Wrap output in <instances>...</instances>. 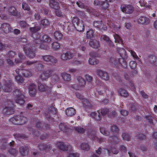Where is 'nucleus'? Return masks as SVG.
<instances>
[{
	"mask_svg": "<svg viewBox=\"0 0 157 157\" xmlns=\"http://www.w3.org/2000/svg\"><path fill=\"white\" fill-rule=\"evenodd\" d=\"M33 44H28L23 45V49L27 56L30 58H34L36 55V47L33 46Z\"/></svg>",
	"mask_w": 157,
	"mask_h": 157,
	"instance_id": "obj_1",
	"label": "nucleus"
},
{
	"mask_svg": "<svg viewBox=\"0 0 157 157\" xmlns=\"http://www.w3.org/2000/svg\"><path fill=\"white\" fill-rule=\"evenodd\" d=\"M14 105L13 102L8 100L4 102V106L3 107V113L5 116H8L13 114L14 111L13 107Z\"/></svg>",
	"mask_w": 157,
	"mask_h": 157,
	"instance_id": "obj_2",
	"label": "nucleus"
},
{
	"mask_svg": "<svg viewBox=\"0 0 157 157\" xmlns=\"http://www.w3.org/2000/svg\"><path fill=\"white\" fill-rule=\"evenodd\" d=\"M10 121L16 125H21L27 122V118L21 115L14 116L10 119Z\"/></svg>",
	"mask_w": 157,
	"mask_h": 157,
	"instance_id": "obj_3",
	"label": "nucleus"
},
{
	"mask_svg": "<svg viewBox=\"0 0 157 157\" xmlns=\"http://www.w3.org/2000/svg\"><path fill=\"white\" fill-rule=\"evenodd\" d=\"M57 109L53 106H50L44 113L45 116L48 119H53L56 114Z\"/></svg>",
	"mask_w": 157,
	"mask_h": 157,
	"instance_id": "obj_4",
	"label": "nucleus"
},
{
	"mask_svg": "<svg viewBox=\"0 0 157 157\" xmlns=\"http://www.w3.org/2000/svg\"><path fill=\"white\" fill-rule=\"evenodd\" d=\"M72 21L77 31L81 32L83 30L84 24L82 21H80L78 17H75L73 18Z\"/></svg>",
	"mask_w": 157,
	"mask_h": 157,
	"instance_id": "obj_5",
	"label": "nucleus"
},
{
	"mask_svg": "<svg viewBox=\"0 0 157 157\" xmlns=\"http://www.w3.org/2000/svg\"><path fill=\"white\" fill-rule=\"evenodd\" d=\"M36 146L39 149V152L42 154H45L51 148V146L49 144H44V143L38 144Z\"/></svg>",
	"mask_w": 157,
	"mask_h": 157,
	"instance_id": "obj_6",
	"label": "nucleus"
},
{
	"mask_svg": "<svg viewBox=\"0 0 157 157\" xmlns=\"http://www.w3.org/2000/svg\"><path fill=\"white\" fill-rule=\"evenodd\" d=\"M121 9L124 13L128 14L132 13L134 10L133 6L130 4L122 5L121 6Z\"/></svg>",
	"mask_w": 157,
	"mask_h": 157,
	"instance_id": "obj_7",
	"label": "nucleus"
},
{
	"mask_svg": "<svg viewBox=\"0 0 157 157\" xmlns=\"http://www.w3.org/2000/svg\"><path fill=\"white\" fill-rule=\"evenodd\" d=\"M58 148L63 151H71L72 150L71 146L68 144H65L63 142H59L57 144Z\"/></svg>",
	"mask_w": 157,
	"mask_h": 157,
	"instance_id": "obj_8",
	"label": "nucleus"
},
{
	"mask_svg": "<svg viewBox=\"0 0 157 157\" xmlns=\"http://www.w3.org/2000/svg\"><path fill=\"white\" fill-rule=\"evenodd\" d=\"M13 83L10 80H7L5 83L3 90L5 92H11L12 90V85Z\"/></svg>",
	"mask_w": 157,
	"mask_h": 157,
	"instance_id": "obj_9",
	"label": "nucleus"
},
{
	"mask_svg": "<svg viewBox=\"0 0 157 157\" xmlns=\"http://www.w3.org/2000/svg\"><path fill=\"white\" fill-rule=\"evenodd\" d=\"M52 71L47 70L44 71L39 76V79L40 80L43 81L46 80L48 78L51 76Z\"/></svg>",
	"mask_w": 157,
	"mask_h": 157,
	"instance_id": "obj_10",
	"label": "nucleus"
},
{
	"mask_svg": "<svg viewBox=\"0 0 157 157\" xmlns=\"http://www.w3.org/2000/svg\"><path fill=\"white\" fill-rule=\"evenodd\" d=\"M42 59L45 62H50L53 64H55L57 62V59L55 57L50 55L43 56Z\"/></svg>",
	"mask_w": 157,
	"mask_h": 157,
	"instance_id": "obj_11",
	"label": "nucleus"
},
{
	"mask_svg": "<svg viewBox=\"0 0 157 157\" xmlns=\"http://www.w3.org/2000/svg\"><path fill=\"white\" fill-rule=\"evenodd\" d=\"M73 55L71 52H68L65 53H63L61 54L60 58L64 61L68 60L73 58Z\"/></svg>",
	"mask_w": 157,
	"mask_h": 157,
	"instance_id": "obj_12",
	"label": "nucleus"
},
{
	"mask_svg": "<svg viewBox=\"0 0 157 157\" xmlns=\"http://www.w3.org/2000/svg\"><path fill=\"white\" fill-rule=\"evenodd\" d=\"M89 45L91 47L98 49L100 47V42L96 39H91L89 42Z\"/></svg>",
	"mask_w": 157,
	"mask_h": 157,
	"instance_id": "obj_13",
	"label": "nucleus"
},
{
	"mask_svg": "<svg viewBox=\"0 0 157 157\" xmlns=\"http://www.w3.org/2000/svg\"><path fill=\"white\" fill-rule=\"evenodd\" d=\"M120 141V139L116 136H110L108 139V142L111 145L117 144Z\"/></svg>",
	"mask_w": 157,
	"mask_h": 157,
	"instance_id": "obj_14",
	"label": "nucleus"
},
{
	"mask_svg": "<svg viewBox=\"0 0 157 157\" xmlns=\"http://www.w3.org/2000/svg\"><path fill=\"white\" fill-rule=\"evenodd\" d=\"M97 72L98 75L102 79L106 80L109 79V75L106 72L98 70H97Z\"/></svg>",
	"mask_w": 157,
	"mask_h": 157,
	"instance_id": "obj_15",
	"label": "nucleus"
},
{
	"mask_svg": "<svg viewBox=\"0 0 157 157\" xmlns=\"http://www.w3.org/2000/svg\"><path fill=\"white\" fill-rule=\"evenodd\" d=\"M39 91L41 92H47L50 93L51 91V88L43 84H39L38 85Z\"/></svg>",
	"mask_w": 157,
	"mask_h": 157,
	"instance_id": "obj_16",
	"label": "nucleus"
},
{
	"mask_svg": "<svg viewBox=\"0 0 157 157\" xmlns=\"http://www.w3.org/2000/svg\"><path fill=\"white\" fill-rule=\"evenodd\" d=\"M29 151V148L26 146H21L19 148V152L21 155L23 156L27 155Z\"/></svg>",
	"mask_w": 157,
	"mask_h": 157,
	"instance_id": "obj_17",
	"label": "nucleus"
},
{
	"mask_svg": "<svg viewBox=\"0 0 157 157\" xmlns=\"http://www.w3.org/2000/svg\"><path fill=\"white\" fill-rule=\"evenodd\" d=\"M28 89L29 94L31 96H34L36 92L35 85L33 83H30Z\"/></svg>",
	"mask_w": 157,
	"mask_h": 157,
	"instance_id": "obj_18",
	"label": "nucleus"
},
{
	"mask_svg": "<svg viewBox=\"0 0 157 157\" xmlns=\"http://www.w3.org/2000/svg\"><path fill=\"white\" fill-rule=\"evenodd\" d=\"M137 22L139 24L147 25L150 23V20L145 17L141 16L138 19Z\"/></svg>",
	"mask_w": 157,
	"mask_h": 157,
	"instance_id": "obj_19",
	"label": "nucleus"
},
{
	"mask_svg": "<svg viewBox=\"0 0 157 157\" xmlns=\"http://www.w3.org/2000/svg\"><path fill=\"white\" fill-rule=\"evenodd\" d=\"M147 62L152 65L157 66V59L154 55L150 56L147 59Z\"/></svg>",
	"mask_w": 157,
	"mask_h": 157,
	"instance_id": "obj_20",
	"label": "nucleus"
},
{
	"mask_svg": "<svg viewBox=\"0 0 157 157\" xmlns=\"http://www.w3.org/2000/svg\"><path fill=\"white\" fill-rule=\"evenodd\" d=\"M1 28L6 33H8L11 30V28L10 25L6 23H3L2 25Z\"/></svg>",
	"mask_w": 157,
	"mask_h": 157,
	"instance_id": "obj_21",
	"label": "nucleus"
},
{
	"mask_svg": "<svg viewBox=\"0 0 157 157\" xmlns=\"http://www.w3.org/2000/svg\"><path fill=\"white\" fill-rule=\"evenodd\" d=\"M90 115L96 121H100L102 118V116L99 111H98L97 112H92L90 113Z\"/></svg>",
	"mask_w": 157,
	"mask_h": 157,
	"instance_id": "obj_22",
	"label": "nucleus"
},
{
	"mask_svg": "<svg viewBox=\"0 0 157 157\" xmlns=\"http://www.w3.org/2000/svg\"><path fill=\"white\" fill-rule=\"evenodd\" d=\"M16 102L21 105L24 103L25 102V97L24 94H21L17 98H15Z\"/></svg>",
	"mask_w": 157,
	"mask_h": 157,
	"instance_id": "obj_23",
	"label": "nucleus"
},
{
	"mask_svg": "<svg viewBox=\"0 0 157 157\" xmlns=\"http://www.w3.org/2000/svg\"><path fill=\"white\" fill-rule=\"evenodd\" d=\"M88 136L92 140H97L98 137L96 136V132L94 131L90 130L88 132Z\"/></svg>",
	"mask_w": 157,
	"mask_h": 157,
	"instance_id": "obj_24",
	"label": "nucleus"
},
{
	"mask_svg": "<svg viewBox=\"0 0 157 157\" xmlns=\"http://www.w3.org/2000/svg\"><path fill=\"white\" fill-rule=\"evenodd\" d=\"M75 113V110L72 107L67 108L66 110V114L68 116H72L74 115Z\"/></svg>",
	"mask_w": 157,
	"mask_h": 157,
	"instance_id": "obj_25",
	"label": "nucleus"
},
{
	"mask_svg": "<svg viewBox=\"0 0 157 157\" xmlns=\"http://www.w3.org/2000/svg\"><path fill=\"white\" fill-rule=\"evenodd\" d=\"M60 25L63 29L66 30V31L70 30L71 27L72 26V25L70 23L66 22L61 23Z\"/></svg>",
	"mask_w": 157,
	"mask_h": 157,
	"instance_id": "obj_26",
	"label": "nucleus"
},
{
	"mask_svg": "<svg viewBox=\"0 0 157 157\" xmlns=\"http://www.w3.org/2000/svg\"><path fill=\"white\" fill-rule=\"evenodd\" d=\"M101 40L105 41L108 44L109 46L113 47V42L110 40L109 37L105 35H102L101 36Z\"/></svg>",
	"mask_w": 157,
	"mask_h": 157,
	"instance_id": "obj_27",
	"label": "nucleus"
},
{
	"mask_svg": "<svg viewBox=\"0 0 157 157\" xmlns=\"http://www.w3.org/2000/svg\"><path fill=\"white\" fill-rule=\"evenodd\" d=\"M118 53L121 58L126 59L127 56L125 50L123 48H118L117 49Z\"/></svg>",
	"mask_w": 157,
	"mask_h": 157,
	"instance_id": "obj_28",
	"label": "nucleus"
},
{
	"mask_svg": "<svg viewBox=\"0 0 157 157\" xmlns=\"http://www.w3.org/2000/svg\"><path fill=\"white\" fill-rule=\"evenodd\" d=\"M77 79L78 81V83L79 86L84 87L86 83V81L84 78L80 76H78Z\"/></svg>",
	"mask_w": 157,
	"mask_h": 157,
	"instance_id": "obj_29",
	"label": "nucleus"
},
{
	"mask_svg": "<svg viewBox=\"0 0 157 157\" xmlns=\"http://www.w3.org/2000/svg\"><path fill=\"white\" fill-rule=\"evenodd\" d=\"M21 94H24V93L18 88L14 89L13 92V95L15 97V98L19 96Z\"/></svg>",
	"mask_w": 157,
	"mask_h": 157,
	"instance_id": "obj_30",
	"label": "nucleus"
},
{
	"mask_svg": "<svg viewBox=\"0 0 157 157\" xmlns=\"http://www.w3.org/2000/svg\"><path fill=\"white\" fill-rule=\"evenodd\" d=\"M19 58L15 59V62L16 63H22L24 60L26 59V57L22 53H18Z\"/></svg>",
	"mask_w": 157,
	"mask_h": 157,
	"instance_id": "obj_31",
	"label": "nucleus"
},
{
	"mask_svg": "<svg viewBox=\"0 0 157 157\" xmlns=\"http://www.w3.org/2000/svg\"><path fill=\"white\" fill-rule=\"evenodd\" d=\"M36 136H39L41 140H44L47 138L48 137V135L45 132H40V134L39 135L40 133L37 131L34 132V133Z\"/></svg>",
	"mask_w": 157,
	"mask_h": 157,
	"instance_id": "obj_32",
	"label": "nucleus"
},
{
	"mask_svg": "<svg viewBox=\"0 0 157 157\" xmlns=\"http://www.w3.org/2000/svg\"><path fill=\"white\" fill-rule=\"evenodd\" d=\"M100 131L101 133L106 136H109L110 132L109 130L105 128L101 127L100 128Z\"/></svg>",
	"mask_w": 157,
	"mask_h": 157,
	"instance_id": "obj_33",
	"label": "nucleus"
},
{
	"mask_svg": "<svg viewBox=\"0 0 157 157\" xmlns=\"http://www.w3.org/2000/svg\"><path fill=\"white\" fill-rule=\"evenodd\" d=\"M118 91V93L120 94L121 96L127 97L128 95V92L125 89L122 88H120Z\"/></svg>",
	"mask_w": 157,
	"mask_h": 157,
	"instance_id": "obj_34",
	"label": "nucleus"
},
{
	"mask_svg": "<svg viewBox=\"0 0 157 157\" xmlns=\"http://www.w3.org/2000/svg\"><path fill=\"white\" fill-rule=\"evenodd\" d=\"M122 137L123 139L124 140L129 141L130 140L131 136L126 131L122 133Z\"/></svg>",
	"mask_w": 157,
	"mask_h": 157,
	"instance_id": "obj_35",
	"label": "nucleus"
},
{
	"mask_svg": "<svg viewBox=\"0 0 157 157\" xmlns=\"http://www.w3.org/2000/svg\"><path fill=\"white\" fill-rule=\"evenodd\" d=\"M10 14L13 16H16L17 14V11L14 7H10L9 9Z\"/></svg>",
	"mask_w": 157,
	"mask_h": 157,
	"instance_id": "obj_36",
	"label": "nucleus"
},
{
	"mask_svg": "<svg viewBox=\"0 0 157 157\" xmlns=\"http://www.w3.org/2000/svg\"><path fill=\"white\" fill-rule=\"evenodd\" d=\"M110 130L111 133L114 134L118 132L119 129L116 125H113L111 126Z\"/></svg>",
	"mask_w": 157,
	"mask_h": 157,
	"instance_id": "obj_37",
	"label": "nucleus"
},
{
	"mask_svg": "<svg viewBox=\"0 0 157 157\" xmlns=\"http://www.w3.org/2000/svg\"><path fill=\"white\" fill-rule=\"evenodd\" d=\"M49 6L51 7L54 9H55L56 8L58 9L59 7L58 3L54 0H50Z\"/></svg>",
	"mask_w": 157,
	"mask_h": 157,
	"instance_id": "obj_38",
	"label": "nucleus"
},
{
	"mask_svg": "<svg viewBox=\"0 0 157 157\" xmlns=\"http://www.w3.org/2000/svg\"><path fill=\"white\" fill-rule=\"evenodd\" d=\"M55 9V13L56 16L58 17H63L64 16V13H62L61 11L58 9L56 8Z\"/></svg>",
	"mask_w": 157,
	"mask_h": 157,
	"instance_id": "obj_39",
	"label": "nucleus"
},
{
	"mask_svg": "<svg viewBox=\"0 0 157 157\" xmlns=\"http://www.w3.org/2000/svg\"><path fill=\"white\" fill-rule=\"evenodd\" d=\"M22 75L26 77H29L32 76L31 72L28 70L23 69L22 71Z\"/></svg>",
	"mask_w": 157,
	"mask_h": 157,
	"instance_id": "obj_40",
	"label": "nucleus"
},
{
	"mask_svg": "<svg viewBox=\"0 0 157 157\" xmlns=\"http://www.w3.org/2000/svg\"><path fill=\"white\" fill-rule=\"evenodd\" d=\"M63 79L65 81H69L71 79V76L70 74L66 73H63L62 75Z\"/></svg>",
	"mask_w": 157,
	"mask_h": 157,
	"instance_id": "obj_41",
	"label": "nucleus"
},
{
	"mask_svg": "<svg viewBox=\"0 0 157 157\" xmlns=\"http://www.w3.org/2000/svg\"><path fill=\"white\" fill-rule=\"evenodd\" d=\"M54 36L56 39L60 40L63 36L62 34L59 31H56L54 33Z\"/></svg>",
	"mask_w": 157,
	"mask_h": 157,
	"instance_id": "obj_42",
	"label": "nucleus"
},
{
	"mask_svg": "<svg viewBox=\"0 0 157 157\" xmlns=\"http://www.w3.org/2000/svg\"><path fill=\"white\" fill-rule=\"evenodd\" d=\"M89 63L92 65H95L99 63L98 60L94 58H90L89 60Z\"/></svg>",
	"mask_w": 157,
	"mask_h": 157,
	"instance_id": "obj_43",
	"label": "nucleus"
},
{
	"mask_svg": "<svg viewBox=\"0 0 157 157\" xmlns=\"http://www.w3.org/2000/svg\"><path fill=\"white\" fill-rule=\"evenodd\" d=\"M117 113L114 110H112V111H110L109 114L108 115V117L111 118L117 117Z\"/></svg>",
	"mask_w": 157,
	"mask_h": 157,
	"instance_id": "obj_44",
	"label": "nucleus"
},
{
	"mask_svg": "<svg viewBox=\"0 0 157 157\" xmlns=\"http://www.w3.org/2000/svg\"><path fill=\"white\" fill-rule=\"evenodd\" d=\"M42 39L43 42L47 43L50 42L52 40L50 36L46 35H44L42 36Z\"/></svg>",
	"mask_w": 157,
	"mask_h": 157,
	"instance_id": "obj_45",
	"label": "nucleus"
},
{
	"mask_svg": "<svg viewBox=\"0 0 157 157\" xmlns=\"http://www.w3.org/2000/svg\"><path fill=\"white\" fill-rule=\"evenodd\" d=\"M108 152V155L110 156L111 155L110 153H112L113 154H117L118 152V151L115 148H111L110 150H107Z\"/></svg>",
	"mask_w": 157,
	"mask_h": 157,
	"instance_id": "obj_46",
	"label": "nucleus"
},
{
	"mask_svg": "<svg viewBox=\"0 0 157 157\" xmlns=\"http://www.w3.org/2000/svg\"><path fill=\"white\" fill-rule=\"evenodd\" d=\"M59 128L61 130L64 132H66L68 129L67 126L64 124L61 123L59 125Z\"/></svg>",
	"mask_w": 157,
	"mask_h": 157,
	"instance_id": "obj_47",
	"label": "nucleus"
},
{
	"mask_svg": "<svg viewBox=\"0 0 157 157\" xmlns=\"http://www.w3.org/2000/svg\"><path fill=\"white\" fill-rule=\"evenodd\" d=\"M109 110L107 108H103L101 109V113L102 116H105L107 115L108 116V115L109 114Z\"/></svg>",
	"mask_w": 157,
	"mask_h": 157,
	"instance_id": "obj_48",
	"label": "nucleus"
},
{
	"mask_svg": "<svg viewBox=\"0 0 157 157\" xmlns=\"http://www.w3.org/2000/svg\"><path fill=\"white\" fill-rule=\"evenodd\" d=\"M81 148L86 151L90 149V147L89 145L87 143H83L81 145Z\"/></svg>",
	"mask_w": 157,
	"mask_h": 157,
	"instance_id": "obj_49",
	"label": "nucleus"
},
{
	"mask_svg": "<svg viewBox=\"0 0 157 157\" xmlns=\"http://www.w3.org/2000/svg\"><path fill=\"white\" fill-rule=\"evenodd\" d=\"M94 36V32L93 30L90 29L86 33V37L87 38H91L93 37Z\"/></svg>",
	"mask_w": 157,
	"mask_h": 157,
	"instance_id": "obj_50",
	"label": "nucleus"
},
{
	"mask_svg": "<svg viewBox=\"0 0 157 157\" xmlns=\"http://www.w3.org/2000/svg\"><path fill=\"white\" fill-rule=\"evenodd\" d=\"M34 124H35V125L37 127L41 128L42 126V124L40 121L38 119L34 118L33 119Z\"/></svg>",
	"mask_w": 157,
	"mask_h": 157,
	"instance_id": "obj_51",
	"label": "nucleus"
},
{
	"mask_svg": "<svg viewBox=\"0 0 157 157\" xmlns=\"http://www.w3.org/2000/svg\"><path fill=\"white\" fill-rule=\"evenodd\" d=\"M100 6L103 9L106 10L107 9L109 5L107 2H100Z\"/></svg>",
	"mask_w": 157,
	"mask_h": 157,
	"instance_id": "obj_52",
	"label": "nucleus"
},
{
	"mask_svg": "<svg viewBox=\"0 0 157 157\" xmlns=\"http://www.w3.org/2000/svg\"><path fill=\"white\" fill-rule=\"evenodd\" d=\"M113 36L115 40V42H118L119 43H122V39H121V38L118 35L116 34L114 35Z\"/></svg>",
	"mask_w": 157,
	"mask_h": 157,
	"instance_id": "obj_53",
	"label": "nucleus"
},
{
	"mask_svg": "<svg viewBox=\"0 0 157 157\" xmlns=\"http://www.w3.org/2000/svg\"><path fill=\"white\" fill-rule=\"evenodd\" d=\"M75 129L76 131L80 133H83L85 132V129L80 127H76Z\"/></svg>",
	"mask_w": 157,
	"mask_h": 157,
	"instance_id": "obj_54",
	"label": "nucleus"
},
{
	"mask_svg": "<svg viewBox=\"0 0 157 157\" xmlns=\"http://www.w3.org/2000/svg\"><path fill=\"white\" fill-rule=\"evenodd\" d=\"M60 44L57 42H54L52 44V48L54 50H56L59 48Z\"/></svg>",
	"mask_w": 157,
	"mask_h": 157,
	"instance_id": "obj_55",
	"label": "nucleus"
},
{
	"mask_svg": "<svg viewBox=\"0 0 157 157\" xmlns=\"http://www.w3.org/2000/svg\"><path fill=\"white\" fill-rule=\"evenodd\" d=\"M9 153L13 155L14 156H16L17 153V151L14 148H11L9 151Z\"/></svg>",
	"mask_w": 157,
	"mask_h": 157,
	"instance_id": "obj_56",
	"label": "nucleus"
},
{
	"mask_svg": "<svg viewBox=\"0 0 157 157\" xmlns=\"http://www.w3.org/2000/svg\"><path fill=\"white\" fill-rule=\"evenodd\" d=\"M59 80V78L58 75L54 74L52 77V82H58Z\"/></svg>",
	"mask_w": 157,
	"mask_h": 157,
	"instance_id": "obj_57",
	"label": "nucleus"
},
{
	"mask_svg": "<svg viewBox=\"0 0 157 157\" xmlns=\"http://www.w3.org/2000/svg\"><path fill=\"white\" fill-rule=\"evenodd\" d=\"M109 62L112 64H114L115 65H117V59L113 57H111L110 58Z\"/></svg>",
	"mask_w": 157,
	"mask_h": 157,
	"instance_id": "obj_58",
	"label": "nucleus"
},
{
	"mask_svg": "<svg viewBox=\"0 0 157 157\" xmlns=\"http://www.w3.org/2000/svg\"><path fill=\"white\" fill-rule=\"evenodd\" d=\"M40 25L44 27L48 26L49 25V22L47 19H43L41 21Z\"/></svg>",
	"mask_w": 157,
	"mask_h": 157,
	"instance_id": "obj_59",
	"label": "nucleus"
},
{
	"mask_svg": "<svg viewBox=\"0 0 157 157\" xmlns=\"http://www.w3.org/2000/svg\"><path fill=\"white\" fill-rule=\"evenodd\" d=\"M145 118L148 121L151 125H154L152 117L149 116H146L145 117Z\"/></svg>",
	"mask_w": 157,
	"mask_h": 157,
	"instance_id": "obj_60",
	"label": "nucleus"
},
{
	"mask_svg": "<svg viewBox=\"0 0 157 157\" xmlns=\"http://www.w3.org/2000/svg\"><path fill=\"white\" fill-rule=\"evenodd\" d=\"M136 137L140 140H144L146 138V136L145 135L142 133H140L137 134Z\"/></svg>",
	"mask_w": 157,
	"mask_h": 157,
	"instance_id": "obj_61",
	"label": "nucleus"
},
{
	"mask_svg": "<svg viewBox=\"0 0 157 157\" xmlns=\"http://www.w3.org/2000/svg\"><path fill=\"white\" fill-rule=\"evenodd\" d=\"M129 110L132 112H134L137 109V105L134 104H129Z\"/></svg>",
	"mask_w": 157,
	"mask_h": 157,
	"instance_id": "obj_62",
	"label": "nucleus"
},
{
	"mask_svg": "<svg viewBox=\"0 0 157 157\" xmlns=\"http://www.w3.org/2000/svg\"><path fill=\"white\" fill-rule=\"evenodd\" d=\"M82 102L83 105L87 106H90V102L87 99H84V98L82 100Z\"/></svg>",
	"mask_w": 157,
	"mask_h": 157,
	"instance_id": "obj_63",
	"label": "nucleus"
},
{
	"mask_svg": "<svg viewBox=\"0 0 157 157\" xmlns=\"http://www.w3.org/2000/svg\"><path fill=\"white\" fill-rule=\"evenodd\" d=\"M22 7L25 10H29L30 9V6L25 2H23L22 3Z\"/></svg>",
	"mask_w": 157,
	"mask_h": 157,
	"instance_id": "obj_64",
	"label": "nucleus"
}]
</instances>
